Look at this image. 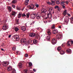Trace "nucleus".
Listing matches in <instances>:
<instances>
[{
	"label": "nucleus",
	"mask_w": 73,
	"mask_h": 73,
	"mask_svg": "<svg viewBox=\"0 0 73 73\" xmlns=\"http://www.w3.org/2000/svg\"><path fill=\"white\" fill-rule=\"evenodd\" d=\"M51 12H53V13H54V9L52 8H50L49 11L47 12V13H51Z\"/></svg>",
	"instance_id": "obj_8"
},
{
	"label": "nucleus",
	"mask_w": 73,
	"mask_h": 73,
	"mask_svg": "<svg viewBox=\"0 0 73 73\" xmlns=\"http://www.w3.org/2000/svg\"><path fill=\"white\" fill-rule=\"evenodd\" d=\"M7 8L9 12H11V7H8Z\"/></svg>",
	"instance_id": "obj_28"
},
{
	"label": "nucleus",
	"mask_w": 73,
	"mask_h": 73,
	"mask_svg": "<svg viewBox=\"0 0 73 73\" xmlns=\"http://www.w3.org/2000/svg\"><path fill=\"white\" fill-rule=\"evenodd\" d=\"M9 28V27H8V25L5 24L3 26V30H6V29H8Z\"/></svg>",
	"instance_id": "obj_5"
},
{
	"label": "nucleus",
	"mask_w": 73,
	"mask_h": 73,
	"mask_svg": "<svg viewBox=\"0 0 73 73\" xmlns=\"http://www.w3.org/2000/svg\"><path fill=\"white\" fill-rule=\"evenodd\" d=\"M69 16H70V14H67Z\"/></svg>",
	"instance_id": "obj_61"
},
{
	"label": "nucleus",
	"mask_w": 73,
	"mask_h": 73,
	"mask_svg": "<svg viewBox=\"0 0 73 73\" xmlns=\"http://www.w3.org/2000/svg\"><path fill=\"white\" fill-rule=\"evenodd\" d=\"M51 28L52 29H54V28H55V27H54V25H53L52 26Z\"/></svg>",
	"instance_id": "obj_45"
},
{
	"label": "nucleus",
	"mask_w": 73,
	"mask_h": 73,
	"mask_svg": "<svg viewBox=\"0 0 73 73\" xmlns=\"http://www.w3.org/2000/svg\"><path fill=\"white\" fill-rule=\"evenodd\" d=\"M29 15H30V13H28L26 14V17L29 18Z\"/></svg>",
	"instance_id": "obj_26"
},
{
	"label": "nucleus",
	"mask_w": 73,
	"mask_h": 73,
	"mask_svg": "<svg viewBox=\"0 0 73 73\" xmlns=\"http://www.w3.org/2000/svg\"><path fill=\"white\" fill-rule=\"evenodd\" d=\"M9 63L8 61L4 62L2 63V65H3L4 66H6L9 65Z\"/></svg>",
	"instance_id": "obj_6"
},
{
	"label": "nucleus",
	"mask_w": 73,
	"mask_h": 73,
	"mask_svg": "<svg viewBox=\"0 0 73 73\" xmlns=\"http://www.w3.org/2000/svg\"><path fill=\"white\" fill-rule=\"evenodd\" d=\"M64 53H65V52H64V51L63 50H62L61 51L60 53V54H62V55L64 54Z\"/></svg>",
	"instance_id": "obj_32"
},
{
	"label": "nucleus",
	"mask_w": 73,
	"mask_h": 73,
	"mask_svg": "<svg viewBox=\"0 0 73 73\" xmlns=\"http://www.w3.org/2000/svg\"><path fill=\"white\" fill-rule=\"evenodd\" d=\"M31 19H34L35 18V15H33L31 14Z\"/></svg>",
	"instance_id": "obj_25"
},
{
	"label": "nucleus",
	"mask_w": 73,
	"mask_h": 73,
	"mask_svg": "<svg viewBox=\"0 0 73 73\" xmlns=\"http://www.w3.org/2000/svg\"><path fill=\"white\" fill-rule=\"evenodd\" d=\"M27 72H28V70H24V73H27Z\"/></svg>",
	"instance_id": "obj_47"
},
{
	"label": "nucleus",
	"mask_w": 73,
	"mask_h": 73,
	"mask_svg": "<svg viewBox=\"0 0 73 73\" xmlns=\"http://www.w3.org/2000/svg\"><path fill=\"white\" fill-rule=\"evenodd\" d=\"M14 38L16 41L19 40V36L18 35H15L14 36Z\"/></svg>",
	"instance_id": "obj_7"
},
{
	"label": "nucleus",
	"mask_w": 73,
	"mask_h": 73,
	"mask_svg": "<svg viewBox=\"0 0 73 73\" xmlns=\"http://www.w3.org/2000/svg\"><path fill=\"white\" fill-rule=\"evenodd\" d=\"M47 4H49V5H51V2L49 1H48L46 2Z\"/></svg>",
	"instance_id": "obj_44"
},
{
	"label": "nucleus",
	"mask_w": 73,
	"mask_h": 73,
	"mask_svg": "<svg viewBox=\"0 0 73 73\" xmlns=\"http://www.w3.org/2000/svg\"><path fill=\"white\" fill-rule=\"evenodd\" d=\"M70 42H71V44H73V40H71Z\"/></svg>",
	"instance_id": "obj_57"
},
{
	"label": "nucleus",
	"mask_w": 73,
	"mask_h": 73,
	"mask_svg": "<svg viewBox=\"0 0 73 73\" xmlns=\"http://www.w3.org/2000/svg\"><path fill=\"white\" fill-rule=\"evenodd\" d=\"M11 37V35H9V38H10Z\"/></svg>",
	"instance_id": "obj_60"
},
{
	"label": "nucleus",
	"mask_w": 73,
	"mask_h": 73,
	"mask_svg": "<svg viewBox=\"0 0 73 73\" xmlns=\"http://www.w3.org/2000/svg\"><path fill=\"white\" fill-rule=\"evenodd\" d=\"M58 8V6H56L55 7V9H57V8Z\"/></svg>",
	"instance_id": "obj_50"
},
{
	"label": "nucleus",
	"mask_w": 73,
	"mask_h": 73,
	"mask_svg": "<svg viewBox=\"0 0 73 73\" xmlns=\"http://www.w3.org/2000/svg\"><path fill=\"white\" fill-rule=\"evenodd\" d=\"M44 23H45V24H47V21H44Z\"/></svg>",
	"instance_id": "obj_49"
},
{
	"label": "nucleus",
	"mask_w": 73,
	"mask_h": 73,
	"mask_svg": "<svg viewBox=\"0 0 73 73\" xmlns=\"http://www.w3.org/2000/svg\"><path fill=\"white\" fill-rule=\"evenodd\" d=\"M66 50L68 53H72V51L70 49H67Z\"/></svg>",
	"instance_id": "obj_20"
},
{
	"label": "nucleus",
	"mask_w": 73,
	"mask_h": 73,
	"mask_svg": "<svg viewBox=\"0 0 73 73\" xmlns=\"http://www.w3.org/2000/svg\"><path fill=\"white\" fill-rule=\"evenodd\" d=\"M50 38V37L49 36H48L46 37V39H47V40H49Z\"/></svg>",
	"instance_id": "obj_39"
},
{
	"label": "nucleus",
	"mask_w": 73,
	"mask_h": 73,
	"mask_svg": "<svg viewBox=\"0 0 73 73\" xmlns=\"http://www.w3.org/2000/svg\"><path fill=\"white\" fill-rule=\"evenodd\" d=\"M1 50H2L3 51H4V50L3 49V48H1Z\"/></svg>",
	"instance_id": "obj_63"
},
{
	"label": "nucleus",
	"mask_w": 73,
	"mask_h": 73,
	"mask_svg": "<svg viewBox=\"0 0 73 73\" xmlns=\"http://www.w3.org/2000/svg\"><path fill=\"white\" fill-rule=\"evenodd\" d=\"M62 6L63 8H65V5H63Z\"/></svg>",
	"instance_id": "obj_58"
},
{
	"label": "nucleus",
	"mask_w": 73,
	"mask_h": 73,
	"mask_svg": "<svg viewBox=\"0 0 73 73\" xmlns=\"http://www.w3.org/2000/svg\"><path fill=\"white\" fill-rule=\"evenodd\" d=\"M51 5H55V1H51Z\"/></svg>",
	"instance_id": "obj_23"
},
{
	"label": "nucleus",
	"mask_w": 73,
	"mask_h": 73,
	"mask_svg": "<svg viewBox=\"0 0 73 73\" xmlns=\"http://www.w3.org/2000/svg\"><path fill=\"white\" fill-rule=\"evenodd\" d=\"M28 54H26L25 55V56L26 57H28Z\"/></svg>",
	"instance_id": "obj_52"
},
{
	"label": "nucleus",
	"mask_w": 73,
	"mask_h": 73,
	"mask_svg": "<svg viewBox=\"0 0 73 73\" xmlns=\"http://www.w3.org/2000/svg\"><path fill=\"white\" fill-rule=\"evenodd\" d=\"M52 43L53 45H54L56 44V40H55L54 38H53L52 40Z\"/></svg>",
	"instance_id": "obj_9"
},
{
	"label": "nucleus",
	"mask_w": 73,
	"mask_h": 73,
	"mask_svg": "<svg viewBox=\"0 0 73 73\" xmlns=\"http://www.w3.org/2000/svg\"><path fill=\"white\" fill-rule=\"evenodd\" d=\"M16 12L15 11H13L12 13V16H15V14H16Z\"/></svg>",
	"instance_id": "obj_29"
},
{
	"label": "nucleus",
	"mask_w": 73,
	"mask_h": 73,
	"mask_svg": "<svg viewBox=\"0 0 73 73\" xmlns=\"http://www.w3.org/2000/svg\"><path fill=\"white\" fill-rule=\"evenodd\" d=\"M18 66L19 68H21L23 66V64L21 63H20L18 65Z\"/></svg>",
	"instance_id": "obj_22"
},
{
	"label": "nucleus",
	"mask_w": 73,
	"mask_h": 73,
	"mask_svg": "<svg viewBox=\"0 0 73 73\" xmlns=\"http://www.w3.org/2000/svg\"><path fill=\"white\" fill-rule=\"evenodd\" d=\"M66 4H68V3H69V2H68V1H66Z\"/></svg>",
	"instance_id": "obj_54"
},
{
	"label": "nucleus",
	"mask_w": 73,
	"mask_h": 73,
	"mask_svg": "<svg viewBox=\"0 0 73 73\" xmlns=\"http://www.w3.org/2000/svg\"><path fill=\"white\" fill-rule=\"evenodd\" d=\"M22 15V13L21 12H19V14L18 15V18H20L21 17V15Z\"/></svg>",
	"instance_id": "obj_17"
},
{
	"label": "nucleus",
	"mask_w": 73,
	"mask_h": 73,
	"mask_svg": "<svg viewBox=\"0 0 73 73\" xmlns=\"http://www.w3.org/2000/svg\"><path fill=\"white\" fill-rule=\"evenodd\" d=\"M29 67H30V66H31L32 65V63L31 62H29Z\"/></svg>",
	"instance_id": "obj_37"
},
{
	"label": "nucleus",
	"mask_w": 73,
	"mask_h": 73,
	"mask_svg": "<svg viewBox=\"0 0 73 73\" xmlns=\"http://www.w3.org/2000/svg\"><path fill=\"white\" fill-rule=\"evenodd\" d=\"M41 17V14H38L36 15V18L37 19H40Z\"/></svg>",
	"instance_id": "obj_14"
},
{
	"label": "nucleus",
	"mask_w": 73,
	"mask_h": 73,
	"mask_svg": "<svg viewBox=\"0 0 73 73\" xmlns=\"http://www.w3.org/2000/svg\"><path fill=\"white\" fill-rule=\"evenodd\" d=\"M9 19V18L4 17L3 20L4 23H5L7 22V20Z\"/></svg>",
	"instance_id": "obj_12"
},
{
	"label": "nucleus",
	"mask_w": 73,
	"mask_h": 73,
	"mask_svg": "<svg viewBox=\"0 0 73 73\" xmlns=\"http://www.w3.org/2000/svg\"><path fill=\"white\" fill-rule=\"evenodd\" d=\"M48 14H47V17L49 19H51L52 18V14L51 13H48Z\"/></svg>",
	"instance_id": "obj_11"
},
{
	"label": "nucleus",
	"mask_w": 73,
	"mask_h": 73,
	"mask_svg": "<svg viewBox=\"0 0 73 73\" xmlns=\"http://www.w3.org/2000/svg\"><path fill=\"white\" fill-rule=\"evenodd\" d=\"M30 37H35L36 36V34L35 33H30L29 35Z\"/></svg>",
	"instance_id": "obj_13"
},
{
	"label": "nucleus",
	"mask_w": 73,
	"mask_h": 73,
	"mask_svg": "<svg viewBox=\"0 0 73 73\" xmlns=\"http://www.w3.org/2000/svg\"><path fill=\"white\" fill-rule=\"evenodd\" d=\"M56 37L57 39L59 40V39H60V38H61V35L60 34H58L56 36Z\"/></svg>",
	"instance_id": "obj_10"
},
{
	"label": "nucleus",
	"mask_w": 73,
	"mask_h": 73,
	"mask_svg": "<svg viewBox=\"0 0 73 73\" xmlns=\"http://www.w3.org/2000/svg\"><path fill=\"white\" fill-rule=\"evenodd\" d=\"M47 33L49 35H51V33H50V30L48 29L47 30Z\"/></svg>",
	"instance_id": "obj_27"
},
{
	"label": "nucleus",
	"mask_w": 73,
	"mask_h": 73,
	"mask_svg": "<svg viewBox=\"0 0 73 73\" xmlns=\"http://www.w3.org/2000/svg\"><path fill=\"white\" fill-rule=\"evenodd\" d=\"M12 6L14 8H15V5H12Z\"/></svg>",
	"instance_id": "obj_55"
},
{
	"label": "nucleus",
	"mask_w": 73,
	"mask_h": 73,
	"mask_svg": "<svg viewBox=\"0 0 73 73\" xmlns=\"http://www.w3.org/2000/svg\"><path fill=\"white\" fill-rule=\"evenodd\" d=\"M12 50H16V47L14 46L12 48Z\"/></svg>",
	"instance_id": "obj_43"
},
{
	"label": "nucleus",
	"mask_w": 73,
	"mask_h": 73,
	"mask_svg": "<svg viewBox=\"0 0 73 73\" xmlns=\"http://www.w3.org/2000/svg\"><path fill=\"white\" fill-rule=\"evenodd\" d=\"M47 12L46 9H43L41 10V13L42 15H44V13H46V12Z\"/></svg>",
	"instance_id": "obj_4"
},
{
	"label": "nucleus",
	"mask_w": 73,
	"mask_h": 73,
	"mask_svg": "<svg viewBox=\"0 0 73 73\" xmlns=\"http://www.w3.org/2000/svg\"><path fill=\"white\" fill-rule=\"evenodd\" d=\"M29 1V0H26V2L25 3V4H26V3L27 4H26V5H28Z\"/></svg>",
	"instance_id": "obj_30"
},
{
	"label": "nucleus",
	"mask_w": 73,
	"mask_h": 73,
	"mask_svg": "<svg viewBox=\"0 0 73 73\" xmlns=\"http://www.w3.org/2000/svg\"><path fill=\"white\" fill-rule=\"evenodd\" d=\"M65 1H62L60 3V5L62 6H63V5H65Z\"/></svg>",
	"instance_id": "obj_21"
},
{
	"label": "nucleus",
	"mask_w": 73,
	"mask_h": 73,
	"mask_svg": "<svg viewBox=\"0 0 73 73\" xmlns=\"http://www.w3.org/2000/svg\"><path fill=\"white\" fill-rule=\"evenodd\" d=\"M71 23L73 24V17H72L71 18Z\"/></svg>",
	"instance_id": "obj_36"
},
{
	"label": "nucleus",
	"mask_w": 73,
	"mask_h": 73,
	"mask_svg": "<svg viewBox=\"0 0 73 73\" xmlns=\"http://www.w3.org/2000/svg\"><path fill=\"white\" fill-rule=\"evenodd\" d=\"M17 10H20V7H17Z\"/></svg>",
	"instance_id": "obj_51"
},
{
	"label": "nucleus",
	"mask_w": 73,
	"mask_h": 73,
	"mask_svg": "<svg viewBox=\"0 0 73 73\" xmlns=\"http://www.w3.org/2000/svg\"><path fill=\"white\" fill-rule=\"evenodd\" d=\"M27 8L30 9H33L35 6L33 4H31L27 6Z\"/></svg>",
	"instance_id": "obj_2"
},
{
	"label": "nucleus",
	"mask_w": 73,
	"mask_h": 73,
	"mask_svg": "<svg viewBox=\"0 0 73 73\" xmlns=\"http://www.w3.org/2000/svg\"><path fill=\"white\" fill-rule=\"evenodd\" d=\"M22 17H27V15H25V13H23L22 14Z\"/></svg>",
	"instance_id": "obj_41"
},
{
	"label": "nucleus",
	"mask_w": 73,
	"mask_h": 73,
	"mask_svg": "<svg viewBox=\"0 0 73 73\" xmlns=\"http://www.w3.org/2000/svg\"><path fill=\"white\" fill-rule=\"evenodd\" d=\"M71 43V42L70 41H68L67 42V45L68 46H70V43Z\"/></svg>",
	"instance_id": "obj_24"
},
{
	"label": "nucleus",
	"mask_w": 73,
	"mask_h": 73,
	"mask_svg": "<svg viewBox=\"0 0 73 73\" xmlns=\"http://www.w3.org/2000/svg\"><path fill=\"white\" fill-rule=\"evenodd\" d=\"M56 4H58V5H59V4H60V2H59L58 1H56Z\"/></svg>",
	"instance_id": "obj_42"
},
{
	"label": "nucleus",
	"mask_w": 73,
	"mask_h": 73,
	"mask_svg": "<svg viewBox=\"0 0 73 73\" xmlns=\"http://www.w3.org/2000/svg\"><path fill=\"white\" fill-rule=\"evenodd\" d=\"M16 2H17V0H13L12 1V3L13 4H15Z\"/></svg>",
	"instance_id": "obj_31"
},
{
	"label": "nucleus",
	"mask_w": 73,
	"mask_h": 73,
	"mask_svg": "<svg viewBox=\"0 0 73 73\" xmlns=\"http://www.w3.org/2000/svg\"><path fill=\"white\" fill-rule=\"evenodd\" d=\"M8 71H11L12 69V67L11 66H9L7 68Z\"/></svg>",
	"instance_id": "obj_15"
},
{
	"label": "nucleus",
	"mask_w": 73,
	"mask_h": 73,
	"mask_svg": "<svg viewBox=\"0 0 73 73\" xmlns=\"http://www.w3.org/2000/svg\"><path fill=\"white\" fill-rule=\"evenodd\" d=\"M21 43H25V42H26L25 44V45H28V42H27V40L25 38H22V39L21 40Z\"/></svg>",
	"instance_id": "obj_1"
},
{
	"label": "nucleus",
	"mask_w": 73,
	"mask_h": 73,
	"mask_svg": "<svg viewBox=\"0 0 73 73\" xmlns=\"http://www.w3.org/2000/svg\"><path fill=\"white\" fill-rule=\"evenodd\" d=\"M35 6H36V8H38V7H39V5H38V4H36L35 5Z\"/></svg>",
	"instance_id": "obj_46"
},
{
	"label": "nucleus",
	"mask_w": 73,
	"mask_h": 73,
	"mask_svg": "<svg viewBox=\"0 0 73 73\" xmlns=\"http://www.w3.org/2000/svg\"><path fill=\"white\" fill-rule=\"evenodd\" d=\"M58 27L59 28H61V26H58Z\"/></svg>",
	"instance_id": "obj_56"
},
{
	"label": "nucleus",
	"mask_w": 73,
	"mask_h": 73,
	"mask_svg": "<svg viewBox=\"0 0 73 73\" xmlns=\"http://www.w3.org/2000/svg\"><path fill=\"white\" fill-rule=\"evenodd\" d=\"M50 21H49V22H50V21H51V20H50Z\"/></svg>",
	"instance_id": "obj_64"
},
{
	"label": "nucleus",
	"mask_w": 73,
	"mask_h": 73,
	"mask_svg": "<svg viewBox=\"0 0 73 73\" xmlns=\"http://www.w3.org/2000/svg\"><path fill=\"white\" fill-rule=\"evenodd\" d=\"M58 31L57 30H53L52 32V33H53L54 34H56V33H58Z\"/></svg>",
	"instance_id": "obj_18"
},
{
	"label": "nucleus",
	"mask_w": 73,
	"mask_h": 73,
	"mask_svg": "<svg viewBox=\"0 0 73 73\" xmlns=\"http://www.w3.org/2000/svg\"><path fill=\"white\" fill-rule=\"evenodd\" d=\"M12 70H13V71H12L13 73H16V70H15V69H12Z\"/></svg>",
	"instance_id": "obj_40"
},
{
	"label": "nucleus",
	"mask_w": 73,
	"mask_h": 73,
	"mask_svg": "<svg viewBox=\"0 0 73 73\" xmlns=\"http://www.w3.org/2000/svg\"><path fill=\"white\" fill-rule=\"evenodd\" d=\"M14 28L15 29V31L16 32L18 31L19 30V29L18 27H14Z\"/></svg>",
	"instance_id": "obj_19"
},
{
	"label": "nucleus",
	"mask_w": 73,
	"mask_h": 73,
	"mask_svg": "<svg viewBox=\"0 0 73 73\" xmlns=\"http://www.w3.org/2000/svg\"><path fill=\"white\" fill-rule=\"evenodd\" d=\"M65 44V43H64L63 44H62L61 46H62V47H64V44Z\"/></svg>",
	"instance_id": "obj_53"
},
{
	"label": "nucleus",
	"mask_w": 73,
	"mask_h": 73,
	"mask_svg": "<svg viewBox=\"0 0 73 73\" xmlns=\"http://www.w3.org/2000/svg\"><path fill=\"white\" fill-rule=\"evenodd\" d=\"M61 49V48L60 46H59L58 47L57 50L59 52Z\"/></svg>",
	"instance_id": "obj_34"
},
{
	"label": "nucleus",
	"mask_w": 73,
	"mask_h": 73,
	"mask_svg": "<svg viewBox=\"0 0 73 73\" xmlns=\"http://www.w3.org/2000/svg\"><path fill=\"white\" fill-rule=\"evenodd\" d=\"M66 10H65L63 12V15L64 16H65L66 15Z\"/></svg>",
	"instance_id": "obj_35"
},
{
	"label": "nucleus",
	"mask_w": 73,
	"mask_h": 73,
	"mask_svg": "<svg viewBox=\"0 0 73 73\" xmlns=\"http://www.w3.org/2000/svg\"><path fill=\"white\" fill-rule=\"evenodd\" d=\"M32 15L34 16H35V17H36V13L35 12H34L33 13Z\"/></svg>",
	"instance_id": "obj_38"
},
{
	"label": "nucleus",
	"mask_w": 73,
	"mask_h": 73,
	"mask_svg": "<svg viewBox=\"0 0 73 73\" xmlns=\"http://www.w3.org/2000/svg\"><path fill=\"white\" fill-rule=\"evenodd\" d=\"M33 42L34 43V44H36L37 42V40H35L33 41Z\"/></svg>",
	"instance_id": "obj_33"
},
{
	"label": "nucleus",
	"mask_w": 73,
	"mask_h": 73,
	"mask_svg": "<svg viewBox=\"0 0 73 73\" xmlns=\"http://www.w3.org/2000/svg\"><path fill=\"white\" fill-rule=\"evenodd\" d=\"M16 21H17V23H18V22H19V19H17L16 20Z\"/></svg>",
	"instance_id": "obj_62"
},
{
	"label": "nucleus",
	"mask_w": 73,
	"mask_h": 73,
	"mask_svg": "<svg viewBox=\"0 0 73 73\" xmlns=\"http://www.w3.org/2000/svg\"><path fill=\"white\" fill-rule=\"evenodd\" d=\"M33 71H34V72H36V69H33Z\"/></svg>",
	"instance_id": "obj_59"
},
{
	"label": "nucleus",
	"mask_w": 73,
	"mask_h": 73,
	"mask_svg": "<svg viewBox=\"0 0 73 73\" xmlns=\"http://www.w3.org/2000/svg\"><path fill=\"white\" fill-rule=\"evenodd\" d=\"M35 21H33L32 23L31 24H30V25H33V24H34V23H35Z\"/></svg>",
	"instance_id": "obj_48"
},
{
	"label": "nucleus",
	"mask_w": 73,
	"mask_h": 73,
	"mask_svg": "<svg viewBox=\"0 0 73 73\" xmlns=\"http://www.w3.org/2000/svg\"><path fill=\"white\" fill-rule=\"evenodd\" d=\"M69 19L68 18V17H65L64 18V23L66 25H67L68 24V22H69Z\"/></svg>",
	"instance_id": "obj_3"
},
{
	"label": "nucleus",
	"mask_w": 73,
	"mask_h": 73,
	"mask_svg": "<svg viewBox=\"0 0 73 73\" xmlns=\"http://www.w3.org/2000/svg\"><path fill=\"white\" fill-rule=\"evenodd\" d=\"M21 29L23 31H26V27L25 26L22 27Z\"/></svg>",
	"instance_id": "obj_16"
}]
</instances>
